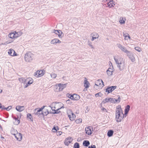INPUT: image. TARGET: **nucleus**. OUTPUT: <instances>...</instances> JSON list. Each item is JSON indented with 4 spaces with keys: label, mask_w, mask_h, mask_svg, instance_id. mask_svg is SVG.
<instances>
[{
    "label": "nucleus",
    "mask_w": 148,
    "mask_h": 148,
    "mask_svg": "<svg viewBox=\"0 0 148 148\" xmlns=\"http://www.w3.org/2000/svg\"><path fill=\"white\" fill-rule=\"evenodd\" d=\"M113 131L112 130H109L107 133V135L109 137H111L113 135Z\"/></svg>",
    "instance_id": "nucleus-30"
},
{
    "label": "nucleus",
    "mask_w": 148,
    "mask_h": 148,
    "mask_svg": "<svg viewBox=\"0 0 148 148\" xmlns=\"http://www.w3.org/2000/svg\"><path fill=\"white\" fill-rule=\"evenodd\" d=\"M127 54V55L129 57L132 62H134L135 61V58L134 56V55L133 53H130H130Z\"/></svg>",
    "instance_id": "nucleus-15"
},
{
    "label": "nucleus",
    "mask_w": 148,
    "mask_h": 148,
    "mask_svg": "<svg viewBox=\"0 0 148 148\" xmlns=\"http://www.w3.org/2000/svg\"><path fill=\"white\" fill-rule=\"evenodd\" d=\"M111 98V99L110 100L111 101H110V102L111 103H114V101L115 100V98Z\"/></svg>",
    "instance_id": "nucleus-59"
},
{
    "label": "nucleus",
    "mask_w": 148,
    "mask_h": 148,
    "mask_svg": "<svg viewBox=\"0 0 148 148\" xmlns=\"http://www.w3.org/2000/svg\"><path fill=\"white\" fill-rule=\"evenodd\" d=\"M1 139H2V140H3V139H4V138L3 137V136L2 135L1 136Z\"/></svg>",
    "instance_id": "nucleus-63"
},
{
    "label": "nucleus",
    "mask_w": 148,
    "mask_h": 148,
    "mask_svg": "<svg viewBox=\"0 0 148 148\" xmlns=\"http://www.w3.org/2000/svg\"><path fill=\"white\" fill-rule=\"evenodd\" d=\"M12 117L13 119L15 120L14 124L16 125H18L20 123L19 120L18 119V118L15 117Z\"/></svg>",
    "instance_id": "nucleus-32"
},
{
    "label": "nucleus",
    "mask_w": 148,
    "mask_h": 148,
    "mask_svg": "<svg viewBox=\"0 0 148 148\" xmlns=\"http://www.w3.org/2000/svg\"><path fill=\"white\" fill-rule=\"evenodd\" d=\"M115 119L117 122H120L124 117L123 110L120 105L116 107L115 112Z\"/></svg>",
    "instance_id": "nucleus-1"
},
{
    "label": "nucleus",
    "mask_w": 148,
    "mask_h": 148,
    "mask_svg": "<svg viewBox=\"0 0 148 148\" xmlns=\"http://www.w3.org/2000/svg\"><path fill=\"white\" fill-rule=\"evenodd\" d=\"M67 113L68 116L71 121H73L75 119V115L73 113L71 110H68L67 112Z\"/></svg>",
    "instance_id": "nucleus-5"
},
{
    "label": "nucleus",
    "mask_w": 148,
    "mask_h": 148,
    "mask_svg": "<svg viewBox=\"0 0 148 148\" xmlns=\"http://www.w3.org/2000/svg\"><path fill=\"white\" fill-rule=\"evenodd\" d=\"M72 141V138L71 137H69L66 139L65 140L64 143L66 145H68Z\"/></svg>",
    "instance_id": "nucleus-14"
},
{
    "label": "nucleus",
    "mask_w": 148,
    "mask_h": 148,
    "mask_svg": "<svg viewBox=\"0 0 148 148\" xmlns=\"http://www.w3.org/2000/svg\"><path fill=\"white\" fill-rule=\"evenodd\" d=\"M114 59L117 65L119 64L120 62H122L121 60V59L120 58L119 56H114Z\"/></svg>",
    "instance_id": "nucleus-17"
},
{
    "label": "nucleus",
    "mask_w": 148,
    "mask_h": 148,
    "mask_svg": "<svg viewBox=\"0 0 148 148\" xmlns=\"http://www.w3.org/2000/svg\"><path fill=\"white\" fill-rule=\"evenodd\" d=\"M91 37H98L99 36L96 32H93L91 35Z\"/></svg>",
    "instance_id": "nucleus-37"
},
{
    "label": "nucleus",
    "mask_w": 148,
    "mask_h": 148,
    "mask_svg": "<svg viewBox=\"0 0 148 148\" xmlns=\"http://www.w3.org/2000/svg\"><path fill=\"white\" fill-rule=\"evenodd\" d=\"M13 41V40H10L9 41H6V42L2 43V44L3 45H6L7 44H8L9 43H11Z\"/></svg>",
    "instance_id": "nucleus-48"
},
{
    "label": "nucleus",
    "mask_w": 148,
    "mask_h": 148,
    "mask_svg": "<svg viewBox=\"0 0 148 148\" xmlns=\"http://www.w3.org/2000/svg\"><path fill=\"white\" fill-rule=\"evenodd\" d=\"M117 46L124 53H125L126 54L130 53V51H128L125 47L122 45L121 44L119 43L117 44Z\"/></svg>",
    "instance_id": "nucleus-4"
},
{
    "label": "nucleus",
    "mask_w": 148,
    "mask_h": 148,
    "mask_svg": "<svg viewBox=\"0 0 148 148\" xmlns=\"http://www.w3.org/2000/svg\"><path fill=\"white\" fill-rule=\"evenodd\" d=\"M85 80L84 81V86L86 88H88L89 86V83L88 81L86 78H85Z\"/></svg>",
    "instance_id": "nucleus-22"
},
{
    "label": "nucleus",
    "mask_w": 148,
    "mask_h": 148,
    "mask_svg": "<svg viewBox=\"0 0 148 148\" xmlns=\"http://www.w3.org/2000/svg\"><path fill=\"white\" fill-rule=\"evenodd\" d=\"M126 20V18L123 17H120L119 22L121 24H124L125 23V21Z\"/></svg>",
    "instance_id": "nucleus-18"
},
{
    "label": "nucleus",
    "mask_w": 148,
    "mask_h": 148,
    "mask_svg": "<svg viewBox=\"0 0 148 148\" xmlns=\"http://www.w3.org/2000/svg\"><path fill=\"white\" fill-rule=\"evenodd\" d=\"M74 94L73 95H69V97L71 99L73 100L74 99Z\"/></svg>",
    "instance_id": "nucleus-52"
},
{
    "label": "nucleus",
    "mask_w": 148,
    "mask_h": 148,
    "mask_svg": "<svg viewBox=\"0 0 148 148\" xmlns=\"http://www.w3.org/2000/svg\"><path fill=\"white\" fill-rule=\"evenodd\" d=\"M73 97H74V100H78L80 98L79 95L76 94H74Z\"/></svg>",
    "instance_id": "nucleus-34"
},
{
    "label": "nucleus",
    "mask_w": 148,
    "mask_h": 148,
    "mask_svg": "<svg viewBox=\"0 0 148 148\" xmlns=\"http://www.w3.org/2000/svg\"><path fill=\"white\" fill-rule=\"evenodd\" d=\"M88 45L90 47L91 49H94L95 48L93 45H92V43L89 40L88 41Z\"/></svg>",
    "instance_id": "nucleus-38"
},
{
    "label": "nucleus",
    "mask_w": 148,
    "mask_h": 148,
    "mask_svg": "<svg viewBox=\"0 0 148 148\" xmlns=\"http://www.w3.org/2000/svg\"><path fill=\"white\" fill-rule=\"evenodd\" d=\"M0 108H1L2 110H5V108L4 107V106H1V104L0 103Z\"/></svg>",
    "instance_id": "nucleus-53"
},
{
    "label": "nucleus",
    "mask_w": 148,
    "mask_h": 148,
    "mask_svg": "<svg viewBox=\"0 0 148 148\" xmlns=\"http://www.w3.org/2000/svg\"><path fill=\"white\" fill-rule=\"evenodd\" d=\"M92 128L91 127H88L85 129L86 133L88 135H91L92 133L91 129Z\"/></svg>",
    "instance_id": "nucleus-16"
},
{
    "label": "nucleus",
    "mask_w": 148,
    "mask_h": 148,
    "mask_svg": "<svg viewBox=\"0 0 148 148\" xmlns=\"http://www.w3.org/2000/svg\"><path fill=\"white\" fill-rule=\"evenodd\" d=\"M12 117L13 119L15 120L14 124L16 125H18L20 123L19 120L18 119V118L15 117Z\"/></svg>",
    "instance_id": "nucleus-31"
},
{
    "label": "nucleus",
    "mask_w": 148,
    "mask_h": 148,
    "mask_svg": "<svg viewBox=\"0 0 148 148\" xmlns=\"http://www.w3.org/2000/svg\"><path fill=\"white\" fill-rule=\"evenodd\" d=\"M98 38H92L91 39V40L93 41L94 40V39Z\"/></svg>",
    "instance_id": "nucleus-62"
},
{
    "label": "nucleus",
    "mask_w": 148,
    "mask_h": 148,
    "mask_svg": "<svg viewBox=\"0 0 148 148\" xmlns=\"http://www.w3.org/2000/svg\"><path fill=\"white\" fill-rule=\"evenodd\" d=\"M83 145L84 146L87 147L90 145V142L88 140H85L83 141Z\"/></svg>",
    "instance_id": "nucleus-27"
},
{
    "label": "nucleus",
    "mask_w": 148,
    "mask_h": 148,
    "mask_svg": "<svg viewBox=\"0 0 148 148\" xmlns=\"http://www.w3.org/2000/svg\"><path fill=\"white\" fill-rule=\"evenodd\" d=\"M35 111H37V112L35 113V114L36 115H38V116L42 114V112H39V110H38V108H36L35 109Z\"/></svg>",
    "instance_id": "nucleus-36"
},
{
    "label": "nucleus",
    "mask_w": 148,
    "mask_h": 148,
    "mask_svg": "<svg viewBox=\"0 0 148 148\" xmlns=\"http://www.w3.org/2000/svg\"><path fill=\"white\" fill-rule=\"evenodd\" d=\"M16 108L17 111L20 112L23 111L25 109L24 106H16Z\"/></svg>",
    "instance_id": "nucleus-21"
},
{
    "label": "nucleus",
    "mask_w": 148,
    "mask_h": 148,
    "mask_svg": "<svg viewBox=\"0 0 148 148\" xmlns=\"http://www.w3.org/2000/svg\"><path fill=\"white\" fill-rule=\"evenodd\" d=\"M22 34L21 32L14 31L10 33L8 35V37H19L21 36Z\"/></svg>",
    "instance_id": "nucleus-3"
},
{
    "label": "nucleus",
    "mask_w": 148,
    "mask_h": 148,
    "mask_svg": "<svg viewBox=\"0 0 148 148\" xmlns=\"http://www.w3.org/2000/svg\"><path fill=\"white\" fill-rule=\"evenodd\" d=\"M70 99H68V100H67L66 101V103H69V104L70 103ZM71 103H70V104Z\"/></svg>",
    "instance_id": "nucleus-61"
},
{
    "label": "nucleus",
    "mask_w": 148,
    "mask_h": 148,
    "mask_svg": "<svg viewBox=\"0 0 148 148\" xmlns=\"http://www.w3.org/2000/svg\"><path fill=\"white\" fill-rule=\"evenodd\" d=\"M62 132L61 131H59L57 132V136L60 135L62 134Z\"/></svg>",
    "instance_id": "nucleus-58"
},
{
    "label": "nucleus",
    "mask_w": 148,
    "mask_h": 148,
    "mask_svg": "<svg viewBox=\"0 0 148 148\" xmlns=\"http://www.w3.org/2000/svg\"><path fill=\"white\" fill-rule=\"evenodd\" d=\"M27 118H29L30 120L32 121L33 119L32 117L31 114L28 113L27 114Z\"/></svg>",
    "instance_id": "nucleus-43"
},
{
    "label": "nucleus",
    "mask_w": 148,
    "mask_h": 148,
    "mask_svg": "<svg viewBox=\"0 0 148 148\" xmlns=\"http://www.w3.org/2000/svg\"><path fill=\"white\" fill-rule=\"evenodd\" d=\"M19 82L25 84L26 83V79L23 77H21L18 79Z\"/></svg>",
    "instance_id": "nucleus-29"
},
{
    "label": "nucleus",
    "mask_w": 148,
    "mask_h": 148,
    "mask_svg": "<svg viewBox=\"0 0 148 148\" xmlns=\"http://www.w3.org/2000/svg\"><path fill=\"white\" fill-rule=\"evenodd\" d=\"M12 117L13 119L15 120L14 124L16 125H18L20 123L19 120L18 119V118L15 117Z\"/></svg>",
    "instance_id": "nucleus-33"
},
{
    "label": "nucleus",
    "mask_w": 148,
    "mask_h": 148,
    "mask_svg": "<svg viewBox=\"0 0 148 148\" xmlns=\"http://www.w3.org/2000/svg\"><path fill=\"white\" fill-rule=\"evenodd\" d=\"M49 112L48 110H47L46 111L44 112H42V114L43 115H47L49 114Z\"/></svg>",
    "instance_id": "nucleus-46"
},
{
    "label": "nucleus",
    "mask_w": 148,
    "mask_h": 148,
    "mask_svg": "<svg viewBox=\"0 0 148 148\" xmlns=\"http://www.w3.org/2000/svg\"><path fill=\"white\" fill-rule=\"evenodd\" d=\"M34 58V55L31 52H27L25 54L24 58L26 62H31L33 60Z\"/></svg>",
    "instance_id": "nucleus-2"
},
{
    "label": "nucleus",
    "mask_w": 148,
    "mask_h": 148,
    "mask_svg": "<svg viewBox=\"0 0 148 148\" xmlns=\"http://www.w3.org/2000/svg\"><path fill=\"white\" fill-rule=\"evenodd\" d=\"M14 135L17 140L21 141L22 140V134L21 133H17L16 134H14Z\"/></svg>",
    "instance_id": "nucleus-19"
},
{
    "label": "nucleus",
    "mask_w": 148,
    "mask_h": 148,
    "mask_svg": "<svg viewBox=\"0 0 148 148\" xmlns=\"http://www.w3.org/2000/svg\"><path fill=\"white\" fill-rule=\"evenodd\" d=\"M45 107V106H43L41 108H40L38 109V110H39V112H42V111L43 109Z\"/></svg>",
    "instance_id": "nucleus-54"
},
{
    "label": "nucleus",
    "mask_w": 148,
    "mask_h": 148,
    "mask_svg": "<svg viewBox=\"0 0 148 148\" xmlns=\"http://www.w3.org/2000/svg\"><path fill=\"white\" fill-rule=\"evenodd\" d=\"M117 97H118V98L117 99H115V100L114 101V103H119L120 102V96L118 95Z\"/></svg>",
    "instance_id": "nucleus-41"
},
{
    "label": "nucleus",
    "mask_w": 148,
    "mask_h": 148,
    "mask_svg": "<svg viewBox=\"0 0 148 148\" xmlns=\"http://www.w3.org/2000/svg\"><path fill=\"white\" fill-rule=\"evenodd\" d=\"M8 53L9 55L12 56H17V53L13 49H10L8 51Z\"/></svg>",
    "instance_id": "nucleus-13"
},
{
    "label": "nucleus",
    "mask_w": 148,
    "mask_h": 148,
    "mask_svg": "<svg viewBox=\"0 0 148 148\" xmlns=\"http://www.w3.org/2000/svg\"><path fill=\"white\" fill-rule=\"evenodd\" d=\"M82 121V120L81 119H77L75 120V122L77 124H79L81 123Z\"/></svg>",
    "instance_id": "nucleus-44"
},
{
    "label": "nucleus",
    "mask_w": 148,
    "mask_h": 148,
    "mask_svg": "<svg viewBox=\"0 0 148 148\" xmlns=\"http://www.w3.org/2000/svg\"><path fill=\"white\" fill-rule=\"evenodd\" d=\"M95 85L99 86V88H102L104 86L103 83L101 79H99L95 82Z\"/></svg>",
    "instance_id": "nucleus-10"
},
{
    "label": "nucleus",
    "mask_w": 148,
    "mask_h": 148,
    "mask_svg": "<svg viewBox=\"0 0 148 148\" xmlns=\"http://www.w3.org/2000/svg\"><path fill=\"white\" fill-rule=\"evenodd\" d=\"M45 72V71L44 70L37 71L35 73L34 76L36 77H41L44 75Z\"/></svg>",
    "instance_id": "nucleus-6"
},
{
    "label": "nucleus",
    "mask_w": 148,
    "mask_h": 148,
    "mask_svg": "<svg viewBox=\"0 0 148 148\" xmlns=\"http://www.w3.org/2000/svg\"><path fill=\"white\" fill-rule=\"evenodd\" d=\"M12 108V107L11 106H9L7 108H5V109L7 111H9V110L11 109Z\"/></svg>",
    "instance_id": "nucleus-57"
},
{
    "label": "nucleus",
    "mask_w": 148,
    "mask_h": 148,
    "mask_svg": "<svg viewBox=\"0 0 148 148\" xmlns=\"http://www.w3.org/2000/svg\"><path fill=\"white\" fill-rule=\"evenodd\" d=\"M135 49L138 52H140L141 51V48L138 47H136L135 48Z\"/></svg>",
    "instance_id": "nucleus-49"
},
{
    "label": "nucleus",
    "mask_w": 148,
    "mask_h": 148,
    "mask_svg": "<svg viewBox=\"0 0 148 148\" xmlns=\"http://www.w3.org/2000/svg\"><path fill=\"white\" fill-rule=\"evenodd\" d=\"M50 75L52 78L55 79L57 75L54 73L52 72L50 74Z\"/></svg>",
    "instance_id": "nucleus-40"
},
{
    "label": "nucleus",
    "mask_w": 148,
    "mask_h": 148,
    "mask_svg": "<svg viewBox=\"0 0 148 148\" xmlns=\"http://www.w3.org/2000/svg\"><path fill=\"white\" fill-rule=\"evenodd\" d=\"M59 86L58 85V84H56L55 85L54 90L55 91L58 92L61 91L60 89H59Z\"/></svg>",
    "instance_id": "nucleus-28"
},
{
    "label": "nucleus",
    "mask_w": 148,
    "mask_h": 148,
    "mask_svg": "<svg viewBox=\"0 0 148 148\" xmlns=\"http://www.w3.org/2000/svg\"><path fill=\"white\" fill-rule=\"evenodd\" d=\"M116 88V86H112L111 87H108L106 89V92H108V93H110L113 91Z\"/></svg>",
    "instance_id": "nucleus-11"
},
{
    "label": "nucleus",
    "mask_w": 148,
    "mask_h": 148,
    "mask_svg": "<svg viewBox=\"0 0 148 148\" xmlns=\"http://www.w3.org/2000/svg\"><path fill=\"white\" fill-rule=\"evenodd\" d=\"M45 107V106H43L41 108H40L38 109V110H39V112H42V111L43 109Z\"/></svg>",
    "instance_id": "nucleus-56"
},
{
    "label": "nucleus",
    "mask_w": 148,
    "mask_h": 148,
    "mask_svg": "<svg viewBox=\"0 0 148 148\" xmlns=\"http://www.w3.org/2000/svg\"><path fill=\"white\" fill-rule=\"evenodd\" d=\"M52 32L58 35L59 37H63L64 36V34L60 30L53 29Z\"/></svg>",
    "instance_id": "nucleus-9"
},
{
    "label": "nucleus",
    "mask_w": 148,
    "mask_h": 148,
    "mask_svg": "<svg viewBox=\"0 0 148 148\" xmlns=\"http://www.w3.org/2000/svg\"><path fill=\"white\" fill-rule=\"evenodd\" d=\"M115 2H114L112 0H110L109 2L108 3V6L110 8L113 7L114 5H115Z\"/></svg>",
    "instance_id": "nucleus-20"
},
{
    "label": "nucleus",
    "mask_w": 148,
    "mask_h": 148,
    "mask_svg": "<svg viewBox=\"0 0 148 148\" xmlns=\"http://www.w3.org/2000/svg\"><path fill=\"white\" fill-rule=\"evenodd\" d=\"M101 88H99V86H97L95 85H95L94 86V88L95 90H98V89Z\"/></svg>",
    "instance_id": "nucleus-50"
},
{
    "label": "nucleus",
    "mask_w": 148,
    "mask_h": 148,
    "mask_svg": "<svg viewBox=\"0 0 148 148\" xmlns=\"http://www.w3.org/2000/svg\"><path fill=\"white\" fill-rule=\"evenodd\" d=\"M102 95L103 94L101 92H99L95 95V96L96 97H101Z\"/></svg>",
    "instance_id": "nucleus-45"
},
{
    "label": "nucleus",
    "mask_w": 148,
    "mask_h": 148,
    "mask_svg": "<svg viewBox=\"0 0 148 148\" xmlns=\"http://www.w3.org/2000/svg\"><path fill=\"white\" fill-rule=\"evenodd\" d=\"M117 67L120 71H123L125 67V64L124 61H122L121 62L117 65Z\"/></svg>",
    "instance_id": "nucleus-8"
},
{
    "label": "nucleus",
    "mask_w": 148,
    "mask_h": 148,
    "mask_svg": "<svg viewBox=\"0 0 148 148\" xmlns=\"http://www.w3.org/2000/svg\"><path fill=\"white\" fill-rule=\"evenodd\" d=\"M58 85L59 86V89L61 91H62L66 86V84H62L60 83L58 84Z\"/></svg>",
    "instance_id": "nucleus-24"
},
{
    "label": "nucleus",
    "mask_w": 148,
    "mask_h": 148,
    "mask_svg": "<svg viewBox=\"0 0 148 148\" xmlns=\"http://www.w3.org/2000/svg\"><path fill=\"white\" fill-rule=\"evenodd\" d=\"M55 103L53 102L51 105L50 106H49L51 108V109H52V110L53 111V112H50V113H52L53 114H57L59 113L58 112H56V110H55V107H53V106H54L55 104Z\"/></svg>",
    "instance_id": "nucleus-12"
},
{
    "label": "nucleus",
    "mask_w": 148,
    "mask_h": 148,
    "mask_svg": "<svg viewBox=\"0 0 148 148\" xmlns=\"http://www.w3.org/2000/svg\"><path fill=\"white\" fill-rule=\"evenodd\" d=\"M130 38H130V37H129V38H124V39H125V40H127L128 39V38H129L130 39Z\"/></svg>",
    "instance_id": "nucleus-64"
},
{
    "label": "nucleus",
    "mask_w": 148,
    "mask_h": 148,
    "mask_svg": "<svg viewBox=\"0 0 148 148\" xmlns=\"http://www.w3.org/2000/svg\"><path fill=\"white\" fill-rule=\"evenodd\" d=\"M111 99V98L107 97L105 99H104V100L103 101V102L104 103H105L107 102H110V100Z\"/></svg>",
    "instance_id": "nucleus-35"
},
{
    "label": "nucleus",
    "mask_w": 148,
    "mask_h": 148,
    "mask_svg": "<svg viewBox=\"0 0 148 148\" xmlns=\"http://www.w3.org/2000/svg\"><path fill=\"white\" fill-rule=\"evenodd\" d=\"M101 110L103 112H108V111H107V110L104 108L102 107L101 108Z\"/></svg>",
    "instance_id": "nucleus-51"
},
{
    "label": "nucleus",
    "mask_w": 148,
    "mask_h": 148,
    "mask_svg": "<svg viewBox=\"0 0 148 148\" xmlns=\"http://www.w3.org/2000/svg\"><path fill=\"white\" fill-rule=\"evenodd\" d=\"M59 130V127L58 126H54L52 129V131L53 132H56Z\"/></svg>",
    "instance_id": "nucleus-39"
},
{
    "label": "nucleus",
    "mask_w": 148,
    "mask_h": 148,
    "mask_svg": "<svg viewBox=\"0 0 148 148\" xmlns=\"http://www.w3.org/2000/svg\"><path fill=\"white\" fill-rule=\"evenodd\" d=\"M113 71L112 68H109L108 70H107L106 72L108 75V76H110L112 75Z\"/></svg>",
    "instance_id": "nucleus-23"
},
{
    "label": "nucleus",
    "mask_w": 148,
    "mask_h": 148,
    "mask_svg": "<svg viewBox=\"0 0 148 148\" xmlns=\"http://www.w3.org/2000/svg\"><path fill=\"white\" fill-rule=\"evenodd\" d=\"M45 107V106H43L41 108H40L38 109V110H39V112H42V111L43 109Z\"/></svg>",
    "instance_id": "nucleus-55"
},
{
    "label": "nucleus",
    "mask_w": 148,
    "mask_h": 148,
    "mask_svg": "<svg viewBox=\"0 0 148 148\" xmlns=\"http://www.w3.org/2000/svg\"><path fill=\"white\" fill-rule=\"evenodd\" d=\"M96 146L95 145H92L89 146L88 148H96Z\"/></svg>",
    "instance_id": "nucleus-60"
},
{
    "label": "nucleus",
    "mask_w": 148,
    "mask_h": 148,
    "mask_svg": "<svg viewBox=\"0 0 148 148\" xmlns=\"http://www.w3.org/2000/svg\"><path fill=\"white\" fill-rule=\"evenodd\" d=\"M130 106L129 105H127L125 108V114H127L129 110H130Z\"/></svg>",
    "instance_id": "nucleus-26"
},
{
    "label": "nucleus",
    "mask_w": 148,
    "mask_h": 148,
    "mask_svg": "<svg viewBox=\"0 0 148 148\" xmlns=\"http://www.w3.org/2000/svg\"><path fill=\"white\" fill-rule=\"evenodd\" d=\"M73 148H79V144L77 143H75L74 144Z\"/></svg>",
    "instance_id": "nucleus-42"
},
{
    "label": "nucleus",
    "mask_w": 148,
    "mask_h": 148,
    "mask_svg": "<svg viewBox=\"0 0 148 148\" xmlns=\"http://www.w3.org/2000/svg\"><path fill=\"white\" fill-rule=\"evenodd\" d=\"M33 80L31 78L29 77L27 78L26 80L25 85L24 86V88H27L31 84H32L33 83Z\"/></svg>",
    "instance_id": "nucleus-7"
},
{
    "label": "nucleus",
    "mask_w": 148,
    "mask_h": 148,
    "mask_svg": "<svg viewBox=\"0 0 148 148\" xmlns=\"http://www.w3.org/2000/svg\"><path fill=\"white\" fill-rule=\"evenodd\" d=\"M123 34L124 37H130L129 35L126 32H123Z\"/></svg>",
    "instance_id": "nucleus-47"
},
{
    "label": "nucleus",
    "mask_w": 148,
    "mask_h": 148,
    "mask_svg": "<svg viewBox=\"0 0 148 148\" xmlns=\"http://www.w3.org/2000/svg\"><path fill=\"white\" fill-rule=\"evenodd\" d=\"M51 43L52 44H55L57 43H60L61 41L58 39L56 38L52 40L51 41Z\"/></svg>",
    "instance_id": "nucleus-25"
}]
</instances>
